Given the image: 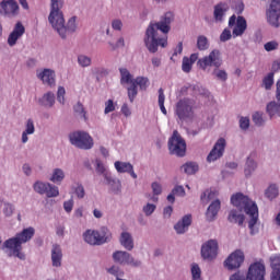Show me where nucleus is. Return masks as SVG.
<instances>
[{
  "instance_id": "603ef678",
  "label": "nucleus",
  "mask_w": 280,
  "mask_h": 280,
  "mask_svg": "<svg viewBox=\"0 0 280 280\" xmlns=\"http://www.w3.org/2000/svg\"><path fill=\"white\" fill-rule=\"evenodd\" d=\"M78 65H80L83 69H86V67H91L92 59L91 57L86 55H79L77 58Z\"/></svg>"
},
{
  "instance_id": "e433bc0d",
  "label": "nucleus",
  "mask_w": 280,
  "mask_h": 280,
  "mask_svg": "<svg viewBox=\"0 0 280 280\" xmlns=\"http://www.w3.org/2000/svg\"><path fill=\"white\" fill-rule=\"evenodd\" d=\"M47 187H49V183L47 182L36 180L33 184V189L35 194H39V196H45Z\"/></svg>"
},
{
  "instance_id": "680f3d73",
  "label": "nucleus",
  "mask_w": 280,
  "mask_h": 280,
  "mask_svg": "<svg viewBox=\"0 0 280 280\" xmlns=\"http://www.w3.org/2000/svg\"><path fill=\"white\" fill-rule=\"evenodd\" d=\"M192 66H194V63H191V61H189L188 57L183 58L182 69L184 71V73H189L191 71Z\"/></svg>"
},
{
  "instance_id": "f8f14e48",
  "label": "nucleus",
  "mask_w": 280,
  "mask_h": 280,
  "mask_svg": "<svg viewBox=\"0 0 280 280\" xmlns=\"http://www.w3.org/2000/svg\"><path fill=\"white\" fill-rule=\"evenodd\" d=\"M19 14V3L14 0H2L0 2V16L14 19Z\"/></svg>"
},
{
  "instance_id": "a18cd8bd",
  "label": "nucleus",
  "mask_w": 280,
  "mask_h": 280,
  "mask_svg": "<svg viewBox=\"0 0 280 280\" xmlns=\"http://www.w3.org/2000/svg\"><path fill=\"white\" fill-rule=\"evenodd\" d=\"M94 165H95L96 174H98L100 176H103L104 178L108 176V172H106V166L104 165V162H102V160L96 159L94 161Z\"/></svg>"
},
{
  "instance_id": "c03bdc74",
  "label": "nucleus",
  "mask_w": 280,
  "mask_h": 280,
  "mask_svg": "<svg viewBox=\"0 0 280 280\" xmlns=\"http://www.w3.org/2000/svg\"><path fill=\"white\" fill-rule=\"evenodd\" d=\"M197 48L199 51H207L209 49V38L205 35H199L197 37Z\"/></svg>"
},
{
  "instance_id": "aec40b11",
  "label": "nucleus",
  "mask_w": 280,
  "mask_h": 280,
  "mask_svg": "<svg viewBox=\"0 0 280 280\" xmlns=\"http://www.w3.org/2000/svg\"><path fill=\"white\" fill-rule=\"evenodd\" d=\"M222 202L220 201V199H215L209 205L206 211L207 222H213L215 218H218V213L220 212Z\"/></svg>"
},
{
  "instance_id": "7ed1b4c3",
  "label": "nucleus",
  "mask_w": 280,
  "mask_h": 280,
  "mask_svg": "<svg viewBox=\"0 0 280 280\" xmlns=\"http://www.w3.org/2000/svg\"><path fill=\"white\" fill-rule=\"evenodd\" d=\"M65 8V0H50V13L48 15V22L51 27L56 30L62 40H67L69 34H73L78 30L75 23L77 16H72L65 23V13L61 11Z\"/></svg>"
},
{
  "instance_id": "9d476101",
  "label": "nucleus",
  "mask_w": 280,
  "mask_h": 280,
  "mask_svg": "<svg viewBox=\"0 0 280 280\" xmlns=\"http://www.w3.org/2000/svg\"><path fill=\"white\" fill-rule=\"evenodd\" d=\"M229 27H234L232 32L233 36H244V32H246L248 23L246 22L245 16H237L233 14L229 19Z\"/></svg>"
},
{
  "instance_id": "6e6d98bb",
  "label": "nucleus",
  "mask_w": 280,
  "mask_h": 280,
  "mask_svg": "<svg viewBox=\"0 0 280 280\" xmlns=\"http://www.w3.org/2000/svg\"><path fill=\"white\" fill-rule=\"evenodd\" d=\"M154 211H156V205H154V203L148 202L147 205H144L142 207V213H144V215L147 218H150V215H152V213H154Z\"/></svg>"
},
{
  "instance_id": "338daca9",
  "label": "nucleus",
  "mask_w": 280,
  "mask_h": 280,
  "mask_svg": "<svg viewBox=\"0 0 280 280\" xmlns=\"http://www.w3.org/2000/svg\"><path fill=\"white\" fill-rule=\"evenodd\" d=\"M73 205H74L73 199H69L63 202V209L66 213H71L73 211Z\"/></svg>"
},
{
  "instance_id": "0eeeda50",
  "label": "nucleus",
  "mask_w": 280,
  "mask_h": 280,
  "mask_svg": "<svg viewBox=\"0 0 280 280\" xmlns=\"http://www.w3.org/2000/svg\"><path fill=\"white\" fill-rule=\"evenodd\" d=\"M69 141L71 145L79 150H92L95 142L93 137L86 131H73L69 135Z\"/></svg>"
},
{
  "instance_id": "e2e57ef3",
  "label": "nucleus",
  "mask_w": 280,
  "mask_h": 280,
  "mask_svg": "<svg viewBox=\"0 0 280 280\" xmlns=\"http://www.w3.org/2000/svg\"><path fill=\"white\" fill-rule=\"evenodd\" d=\"M231 38H233V35L231 34V30L224 28L220 35L221 43H226V40H231Z\"/></svg>"
},
{
  "instance_id": "864d4df0",
  "label": "nucleus",
  "mask_w": 280,
  "mask_h": 280,
  "mask_svg": "<svg viewBox=\"0 0 280 280\" xmlns=\"http://www.w3.org/2000/svg\"><path fill=\"white\" fill-rule=\"evenodd\" d=\"M190 270L192 280H202V270L198 264L194 262Z\"/></svg>"
},
{
  "instance_id": "7c9ffc66",
  "label": "nucleus",
  "mask_w": 280,
  "mask_h": 280,
  "mask_svg": "<svg viewBox=\"0 0 280 280\" xmlns=\"http://www.w3.org/2000/svg\"><path fill=\"white\" fill-rule=\"evenodd\" d=\"M175 196H179L180 198L185 197V187L178 185L175 186L171 194L166 197V200L171 202V205H174V202H176Z\"/></svg>"
},
{
  "instance_id": "13d9d810",
  "label": "nucleus",
  "mask_w": 280,
  "mask_h": 280,
  "mask_svg": "<svg viewBox=\"0 0 280 280\" xmlns=\"http://www.w3.org/2000/svg\"><path fill=\"white\" fill-rule=\"evenodd\" d=\"M159 106L163 115H167V109H165V94L163 93V89L159 90Z\"/></svg>"
},
{
  "instance_id": "c85d7f7f",
  "label": "nucleus",
  "mask_w": 280,
  "mask_h": 280,
  "mask_svg": "<svg viewBox=\"0 0 280 280\" xmlns=\"http://www.w3.org/2000/svg\"><path fill=\"white\" fill-rule=\"evenodd\" d=\"M271 261V275L270 280H280V254L270 258Z\"/></svg>"
},
{
  "instance_id": "72a5a7b5",
  "label": "nucleus",
  "mask_w": 280,
  "mask_h": 280,
  "mask_svg": "<svg viewBox=\"0 0 280 280\" xmlns=\"http://www.w3.org/2000/svg\"><path fill=\"white\" fill-rule=\"evenodd\" d=\"M65 176H66L65 171L62 168H54L49 180H50V183L60 185V183H62V180H65Z\"/></svg>"
},
{
  "instance_id": "ddd939ff",
  "label": "nucleus",
  "mask_w": 280,
  "mask_h": 280,
  "mask_svg": "<svg viewBox=\"0 0 280 280\" xmlns=\"http://www.w3.org/2000/svg\"><path fill=\"white\" fill-rule=\"evenodd\" d=\"M266 14L268 23L271 24L272 27H279L280 0H271Z\"/></svg>"
},
{
  "instance_id": "58836bf2",
  "label": "nucleus",
  "mask_w": 280,
  "mask_h": 280,
  "mask_svg": "<svg viewBox=\"0 0 280 280\" xmlns=\"http://www.w3.org/2000/svg\"><path fill=\"white\" fill-rule=\"evenodd\" d=\"M273 84H275V72H269L266 77H264L261 88L265 89V91H270Z\"/></svg>"
},
{
  "instance_id": "c9c22d12",
  "label": "nucleus",
  "mask_w": 280,
  "mask_h": 280,
  "mask_svg": "<svg viewBox=\"0 0 280 280\" xmlns=\"http://www.w3.org/2000/svg\"><path fill=\"white\" fill-rule=\"evenodd\" d=\"M120 73V84H132L135 80L132 79V74L126 68H119Z\"/></svg>"
},
{
  "instance_id": "79ce46f5",
  "label": "nucleus",
  "mask_w": 280,
  "mask_h": 280,
  "mask_svg": "<svg viewBox=\"0 0 280 280\" xmlns=\"http://www.w3.org/2000/svg\"><path fill=\"white\" fill-rule=\"evenodd\" d=\"M107 275H110L112 277H115V279H119L124 277V270L117 265H113L105 269Z\"/></svg>"
},
{
  "instance_id": "b1692460",
  "label": "nucleus",
  "mask_w": 280,
  "mask_h": 280,
  "mask_svg": "<svg viewBox=\"0 0 280 280\" xmlns=\"http://www.w3.org/2000/svg\"><path fill=\"white\" fill-rule=\"evenodd\" d=\"M114 165L119 174H130L131 178H137V173H135V167L130 162L116 161Z\"/></svg>"
},
{
  "instance_id": "39448f33",
  "label": "nucleus",
  "mask_w": 280,
  "mask_h": 280,
  "mask_svg": "<svg viewBox=\"0 0 280 280\" xmlns=\"http://www.w3.org/2000/svg\"><path fill=\"white\" fill-rule=\"evenodd\" d=\"M195 107L196 101L189 97L180 98L175 104V115L180 124H189L194 121V118L196 117V113L194 112Z\"/></svg>"
},
{
  "instance_id": "a878e982",
  "label": "nucleus",
  "mask_w": 280,
  "mask_h": 280,
  "mask_svg": "<svg viewBox=\"0 0 280 280\" xmlns=\"http://www.w3.org/2000/svg\"><path fill=\"white\" fill-rule=\"evenodd\" d=\"M104 179L105 184L108 185L112 194H115L116 196H119V194H121V180L115 179L110 177V175H105Z\"/></svg>"
},
{
  "instance_id": "ea45409f",
  "label": "nucleus",
  "mask_w": 280,
  "mask_h": 280,
  "mask_svg": "<svg viewBox=\"0 0 280 280\" xmlns=\"http://www.w3.org/2000/svg\"><path fill=\"white\" fill-rule=\"evenodd\" d=\"M133 84L139 86L140 91H148V86H150V79L147 77H137L133 79Z\"/></svg>"
},
{
  "instance_id": "f704fd0d",
  "label": "nucleus",
  "mask_w": 280,
  "mask_h": 280,
  "mask_svg": "<svg viewBox=\"0 0 280 280\" xmlns=\"http://www.w3.org/2000/svg\"><path fill=\"white\" fill-rule=\"evenodd\" d=\"M75 117L79 119H83V121H89V117H86V110L84 109V105L81 102H78L73 106Z\"/></svg>"
},
{
  "instance_id": "f03ea898",
  "label": "nucleus",
  "mask_w": 280,
  "mask_h": 280,
  "mask_svg": "<svg viewBox=\"0 0 280 280\" xmlns=\"http://www.w3.org/2000/svg\"><path fill=\"white\" fill-rule=\"evenodd\" d=\"M175 16L174 12L167 11L160 18L159 22H150L143 38L150 54H156L159 47H167V34L172 31Z\"/></svg>"
},
{
  "instance_id": "2eb2a0df",
  "label": "nucleus",
  "mask_w": 280,
  "mask_h": 280,
  "mask_svg": "<svg viewBox=\"0 0 280 280\" xmlns=\"http://www.w3.org/2000/svg\"><path fill=\"white\" fill-rule=\"evenodd\" d=\"M37 78L45 84V86H49L50 89H56V70L51 68H44L37 72Z\"/></svg>"
},
{
  "instance_id": "0e129e2a",
  "label": "nucleus",
  "mask_w": 280,
  "mask_h": 280,
  "mask_svg": "<svg viewBox=\"0 0 280 280\" xmlns=\"http://www.w3.org/2000/svg\"><path fill=\"white\" fill-rule=\"evenodd\" d=\"M112 28L115 30V32H121V30H124V22L119 19L113 20Z\"/></svg>"
},
{
  "instance_id": "de8ad7c7",
  "label": "nucleus",
  "mask_w": 280,
  "mask_h": 280,
  "mask_svg": "<svg viewBox=\"0 0 280 280\" xmlns=\"http://www.w3.org/2000/svg\"><path fill=\"white\" fill-rule=\"evenodd\" d=\"M45 195L47 198H58V196H60V190L58 189V186L49 184L46 188Z\"/></svg>"
},
{
  "instance_id": "69168bd1",
  "label": "nucleus",
  "mask_w": 280,
  "mask_h": 280,
  "mask_svg": "<svg viewBox=\"0 0 280 280\" xmlns=\"http://www.w3.org/2000/svg\"><path fill=\"white\" fill-rule=\"evenodd\" d=\"M279 47V44L275 40L272 42H268L264 45V48L267 50V51H275V49H278Z\"/></svg>"
},
{
  "instance_id": "412c9836",
  "label": "nucleus",
  "mask_w": 280,
  "mask_h": 280,
  "mask_svg": "<svg viewBox=\"0 0 280 280\" xmlns=\"http://www.w3.org/2000/svg\"><path fill=\"white\" fill-rule=\"evenodd\" d=\"M189 226H191V214H186L174 225V230L177 235H185L189 231Z\"/></svg>"
},
{
  "instance_id": "052dcab7",
  "label": "nucleus",
  "mask_w": 280,
  "mask_h": 280,
  "mask_svg": "<svg viewBox=\"0 0 280 280\" xmlns=\"http://www.w3.org/2000/svg\"><path fill=\"white\" fill-rule=\"evenodd\" d=\"M130 84L131 85L129 88H127V91H128L129 101L132 103V102H135V97H137L139 92L137 90V85L133 82Z\"/></svg>"
},
{
  "instance_id": "9b49d317",
  "label": "nucleus",
  "mask_w": 280,
  "mask_h": 280,
  "mask_svg": "<svg viewBox=\"0 0 280 280\" xmlns=\"http://www.w3.org/2000/svg\"><path fill=\"white\" fill-rule=\"evenodd\" d=\"M201 257L206 261H213L218 257V241L209 240L201 245Z\"/></svg>"
},
{
  "instance_id": "6ab92c4d",
  "label": "nucleus",
  "mask_w": 280,
  "mask_h": 280,
  "mask_svg": "<svg viewBox=\"0 0 280 280\" xmlns=\"http://www.w3.org/2000/svg\"><path fill=\"white\" fill-rule=\"evenodd\" d=\"M23 34H25V26H23V23L18 22L8 37V45L10 47H14V45H16V40H19Z\"/></svg>"
},
{
  "instance_id": "20e7f679",
  "label": "nucleus",
  "mask_w": 280,
  "mask_h": 280,
  "mask_svg": "<svg viewBox=\"0 0 280 280\" xmlns=\"http://www.w3.org/2000/svg\"><path fill=\"white\" fill-rule=\"evenodd\" d=\"M36 230L34 228H26L22 232L15 234V236L8 238L2 244V249L7 248L11 250L9 257H18L21 261H25V254L23 250V244H27L34 237Z\"/></svg>"
},
{
  "instance_id": "4c0bfd02",
  "label": "nucleus",
  "mask_w": 280,
  "mask_h": 280,
  "mask_svg": "<svg viewBox=\"0 0 280 280\" xmlns=\"http://www.w3.org/2000/svg\"><path fill=\"white\" fill-rule=\"evenodd\" d=\"M192 92L195 95H199L200 97H203L205 100H209L211 93L209 92V90H207V88L200 85V84H196L192 85Z\"/></svg>"
},
{
  "instance_id": "6e6552de",
  "label": "nucleus",
  "mask_w": 280,
  "mask_h": 280,
  "mask_svg": "<svg viewBox=\"0 0 280 280\" xmlns=\"http://www.w3.org/2000/svg\"><path fill=\"white\" fill-rule=\"evenodd\" d=\"M168 150L175 156H185L187 152V142L178 130H174L172 137L168 139Z\"/></svg>"
},
{
  "instance_id": "dca6fc26",
  "label": "nucleus",
  "mask_w": 280,
  "mask_h": 280,
  "mask_svg": "<svg viewBox=\"0 0 280 280\" xmlns=\"http://www.w3.org/2000/svg\"><path fill=\"white\" fill-rule=\"evenodd\" d=\"M244 264V252L237 249L232 253L224 261L225 268L228 270H237Z\"/></svg>"
},
{
  "instance_id": "49530a36",
  "label": "nucleus",
  "mask_w": 280,
  "mask_h": 280,
  "mask_svg": "<svg viewBox=\"0 0 280 280\" xmlns=\"http://www.w3.org/2000/svg\"><path fill=\"white\" fill-rule=\"evenodd\" d=\"M265 196H266V198H268V200H275V198H277V196H279V188L277 187V185H275V184L270 185L266 189Z\"/></svg>"
},
{
  "instance_id": "473e14b6",
  "label": "nucleus",
  "mask_w": 280,
  "mask_h": 280,
  "mask_svg": "<svg viewBox=\"0 0 280 280\" xmlns=\"http://www.w3.org/2000/svg\"><path fill=\"white\" fill-rule=\"evenodd\" d=\"M267 113L269 117L272 119V117H280V103H277L276 101H271L267 104Z\"/></svg>"
},
{
  "instance_id": "5fc2aeb1",
  "label": "nucleus",
  "mask_w": 280,
  "mask_h": 280,
  "mask_svg": "<svg viewBox=\"0 0 280 280\" xmlns=\"http://www.w3.org/2000/svg\"><path fill=\"white\" fill-rule=\"evenodd\" d=\"M253 122L255 124V126H257L258 128H260V126H264V124H266V119H264V114L256 112L253 116H252Z\"/></svg>"
},
{
  "instance_id": "8fccbe9b",
  "label": "nucleus",
  "mask_w": 280,
  "mask_h": 280,
  "mask_svg": "<svg viewBox=\"0 0 280 280\" xmlns=\"http://www.w3.org/2000/svg\"><path fill=\"white\" fill-rule=\"evenodd\" d=\"M125 266H129L130 268H141V266H143V261L135 258L132 254H129Z\"/></svg>"
},
{
  "instance_id": "4be33fe9",
  "label": "nucleus",
  "mask_w": 280,
  "mask_h": 280,
  "mask_svg": "<svg viewBox=\"0 0 280 280\" xmlns=\"http://www.w3.org/2000/svg\"><path fill=\"white\" fill-rule=\"evenodd\" d=\"M119 244L125 248V250H135V237L130 232H121L119 236Z\"/></svg>"
},
{
  "instance_id": "4d7b16f0",
  "label": "nucleus",
  "mask_w": 280,
  "mask_h": 280,
  "mask_svg": "<svg viewBox=\"0 0 280 280\" xmlns=\"http://www.w3.org/2000/svg\"><path fill=\"white\" fill-rule=\"evenodd\" d=\"M2 213L5 215V218H12L14 213V205L10 202H4Z\"/></svg>"
},
{
  "instance_id": "c756f323",
  "label": "nucleus",
  "mask_w": 280,
  "mask_h": 280,
  "mask_svg": "<svg viewBox=\"0 0 280 280\" xmlns=\"http://www.w3.org/2000/svg\"><path fill=\"white\" fill-rule=\"evenodd\" d=\"M151 189L153 192V196H151L150 194L145 195V198H149L150 200H152V202H159V197L163 194V186L158 183V182H153L151 184Z\"/></svg>"
},
{
  "instance_id": "cd10ccee",
  "label": "nucleus",
  "mask_w": 280,
  "mask_h": 280,
  "mask_svg": "<svg viewBox=\"0 0 280 280\" xmlns=\"http://www.w3.org/2000/svg\"><path fill=\"white\" fill-rule=\"evenodd\" d=\"M129 255L130 253L126 250H115L112 254V259L114 264H118L119 266H126Z\"/></svg>"
},
{
  "instance_id": "f3484780",
  "label": "nucleus",
  "mask_w": 280,
  "mask_h": 280,
  "mask_svg": "<svg viewBox=\"0 0 280 280\" xmlns=\"http://www.w3.org/2000/svg\"><path fill=\"white\" fill-rule=\"evenodd\" d=\"M230 7L225 2H219L213 7V19L217 23H223L226 12H229Z\"/></svg>"
},
{
  "instance_id": "5701e85b",
  "label": "nucleus",
  "mask_w": 280,
  "mask_h": 280,
  "mask_svg": "<svg viewBox=\"0 0 280 280\" xmlns=\"http://www.w3.org/2000/svg\"><path fill=\"white\" fill-rule=\"evenodd\" d=\"M62 247L58 244H54L51 247V264L54 268L62 267Z\"/></svg>"
},
{
  "instance_id": "bb28decb",
  "label": "nucleus",
  "mask_w": 280,
  "mask_h": 280,
  "mask_svg": "<svg viewBox=\"0 0 280 280\" xmlns=\"http://www.w3.org/2000/svg\"><path fill=\"white\" fill-rule=\"evenodd\" d=\"M34 132H36L34 120L32 118H28L25 122V129L22 132V138H21L22 143H27V141H30V135H34Z\"/></svg>"
},
{
  "instance_id": "423d86ee",
  "label": "nucleus",
  "mask_w": 280,
  "mask_h": 280,
  "mask_svg": "<svg viewBox=\"0 0 280 280\" xmlns=\"http://www.w3.org/2000/svg\"><path fill=\"white\" fill-rule=\"evenodd\" d=\"M266 266L261 262H254L249 266L247 275L236 271L230 280H266Z\"/></svg>"
},
{
  "instance_id": "1a4fd4ad",
  "label": "nucleus",
  "mask_w": 280,
  "mask_h": 280,
  "mask_svg": "<svg viewBox=\"0 0 280 280\" xmlns=\"http://www.w3.org/2000/svg\"><path fill=\"white\" fill-rule=\"evenodd\" d=\"M197 67L207 71V67H214L220 69L222 67V54L218 49H213L208 56L198 59Z\"/></svg>"
},
{
  "instance_id": "a211bd4d",
  "label": "nucleus",
  "mask_w": 280,
  "mask_h": 280,
  "mask_svg": "<svg viewBox=\"0 0 280 280\" xmlns=\"http://www.w3.org/2000/svg\"><path fill=\"white\" fill-rule=\"evenodd\" d=\"M37 104L42 108H54V106H56V94H54L51 91L44 93L37 100Z\"/></svg>"
},
{
  "instance_id": "37998d69",
  "label": "nucleus",
  "mask_w": 280,
  "mask_h": 280,
  "mask_svg": "<svg viewBox=\"0 0 280 280\" xmlns=\"http://www.w3.org/2000/svg\"><path fill=\"white\" fill-rule=\"evenodd\" d=\"M257 170V162L250 158H247L246 164H245V176H250L253 172Z\"/></svg>"
},
{
  "instance_id": "3c124183",
  "label": "nucleus",
  "mask_w": 280,
  "mask_h": 280,
  "mask_svg": "<svg viewBox=\"0 0 280 280\" xmlns=\"http://www.w3.org/2000/svg\"><path fill=\"white\" fill-rule=\"evenodd\" d=\"M212 75H214L219 82H226V80H229V73H226L224 70H220L219 68H214Z\"/></svg>"
},
{
  "instance_id": "393cba45",
  "label": "nucleus",
  "mask_w": 280,
  "mask_h": 280,
  "mask_svg": "<svg viewBox=\"0 0 280 280\" xmlns=\"http://www.w3.org/2000/svg\"><path fill=\"white\" fill-rule=\"evenodd\" d=\"M83 240L86 244H90V246H102L100 243V231L88 230L83 233Z\"/></svg>"
},
{
  "instance_id": "774afa93",
  "label": "nucleus",
  "mask_w": 280,
  "mask_h": 280,
  "mask_svg": "<svg viewBox=\"0 0 280 280\" xmlns=\"http://www.w3.org/2000/svg\"><path fill=\"white\" fill-rule=\"evenodd\" d=\"M115 110V103L113 102V100H108L105 103V115H108V113H113Z\"/></svg>"
},
{
  "instance_id": "4468645a",
  "label": "nucleus",
  "mask_w": 280,
  "mask_h": 280,
  "mask_svg": "<svg viewBox=\"0 0 280 280\" xmlns=\"http://www.w3.org/2000/svg\"><path fill=\"white\" fill-rule=\"evenodd\" d=\"M225 149H226V140L224 138L218 139L212 150L207 156L208 163H213V161H218V159H222V156H224Z\"/></svg>"
},
{
  "instance_id": "2f4dec72",
  "label": "nucleus",
  "mask_w": 280,
  "mask_h": 280,
  "mask_svg": "<svg viewBox=\"0 0 280 280\" xmlns=\"http://www.w3.org/2000/svg\"><path fill=\"white\" fill-rule=\"evenodd\" d=\"M110 240H113V233H110V230L106 226L101 228L98 231V242L101 243V246L102 244H108Z\"/></svg>"
},
{
  "instance_id": "bf43d9fd",
  "label": "nucleus",
  "mask_w": 280,
  "mask_h": 280,
  "mask_svg": "<svg viewBox=\"0 0 280 280\" xmlns=\"http://www.w3.org/2000/svg\"><path fill=\"white\" fill-rule=\"evenodd\" d=\"M74 194L79 200H82L84 196H86V190H84V186L81 183H77L74 187Z\"/></svg>"
},
{
  "instance_id": "09e8293b",
  "label": "nucleus",
  "mask_w": 280,
  "mask_h": 280,
  "mask_svg": "<svg viewBox=\"0 0 280 280\" xmlns=\"http://www.w3.org/2000/svg\"><path fill=\"white\" fill-rule=\"evenodd\" d=\"M215 196H217L215 191L206 190L201 194L200 200H201V202H203V205H209V202H211V200H214Z\"/></svg>"
},
{
  "instance_id": "a19ab883",
  "label": "nucleus",
  "mask_w": 280,
  "mask_h": 280,
  "mask_svg": "<svg viewBox=\"0 0 280 280\" xmlns=\"http://www.w3.org/2000/svg\"><path fill=\"white\" fill-rule=\"evenodd\" d=\"M182 170H184L185 174H188V176H191L192 174H196L198 172L199 166L196 162H187L184 165H182Z\"/></svg>"
},
{
  "instance_id": "f257e3e1",
  "label": "nucleus",
  "mask_w": 280,
  "mask_h": 280,
  "mask_svg": "<svg viewBox=\"0 0 280 280\" xmlns=\"http://www.w3.org/2000/svg\"><path fill=\"white\" fill-rule=\"evenodd\" d=\"M231 202L236 209L230 210L228 221H230L231 224L244 226V221L246 220L244 213H246V215H249L250 218L248 221L250 235H255V233H257V231H255V224H257L259 220V209L257 208V203L242 192L232 195ZM243 211L244 213H242Z\"/></svg>"
}]
</instances>
